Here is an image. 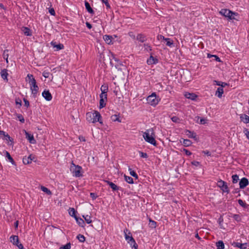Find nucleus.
Returning <instances> with one entry per match:
<instances>
[{
  "label": "nucleus",
  "mask_w": 249,
  "mask_h": 249,
  "mask_svg": "<svg viewBox=\"0 0 249 249\" xmlns=\"http://www.w3.org/2000/svg\"><path fill=\"white\" fill-rule=\"evenodd\" d=\"M103 38L105 42L107 44H112L113 43L112 42V40L114 39V37L110 35H105L103 36Z\"/></svg>",
  "instance_id": "20"
},
{
  "label": "nucleus",
  "mask_w": 249,
  "mask_h": 249,
  "mask_svg": "<svg viewBox=\"0 0 249 249\" xmlns=\"http://www.w3.org/2000/svg\"><path fill=\"white\" fill-rule=\"evenodd\" d=\"M181 151L185 152V154L187 156H190L192 155V153L190 151L185 148H183V150H181Z\"/></svg>",
  "instance_id": "54"
},
{
  "label": "nucleus",
  "mask_w": 249,
  "mask_h": 249,
  "mask_svg": "<svg viewBox=\"0 0 249 249\" xmlns=\"http://www.w3.org/2000/svg\"><path fill=\"white\" fill-rule=\"evenodd\" d=\"M217 186L220 188L223 193H226L227 194L230 193V190L228 185H227V183L222 179H219L217 181Z\"/></svg>",
  "instance_id": "5"
},
{
  "label": "nucleus",
  "mask_w": 249,
  "mask_h": 249,
  "mask_svg": "<svg viewBox=\"0 0 249 249\" xmlns=\"http://www.w3.org/2000/svg\"><path fill=\"white\" fill-rule=\"evenodd\" d=\"M111 55L113 59H114V60L118 63V66L122 65V64L121 63V61L119 59L116 58L113 53H112Z\"/></svg>",
  "instance_id": "52"
},
{
  "label": "nucleus",
  "mask_w": 249,
  "mask_h": 249,
  "mask_svg": "<svg viewBox=\"0 0 249 249\" xmlns=\"http://www.w3.org/2000/svg\"><path fill=\"white\" fill-rule=\"evenodd\" d=\"M41 190L44 192V193H45L46 194H47V195H52V192L49 189H48L47 188H46V187H44V186H41Z\"/></svg>",
  "instance_id": "37"
},
{
  "label": "nucleus",
  "mask_w": 249,
  "mask_h": 249,
  "mask_svg": "<svg viewBox=\"0 0 249 249\" xmlns=\"http://www.w3.org/2000/svg\"><path fill=\"white\" fill-rule=\"evenodd\" d=\"M94 119L93 121L94 123L98 122L100 124H103L102 121V116L100 113L97 111H94Z\"/></svg>",
  "instance_id": "11"
},
{
  "label": "nucleus",
  "mask_w": 249,
  "mask_h": 249,
  "mask_svg": "<svg viewBox=\"0 0 249 249\" xmlns=\"http://www.w3.org/2000/svg\"><path fill=\"white\" fill-rule=\"evenodd\" d=\"M182 143L184 146L187 147L190 146L192 142L190 140L183 139Z\"/></svg>",
  "instance_id": "35"
},
{
  "label": "nucleus",
  "mask_w": 249,
  "mask_h": 249,
  "mask_svg": "<svg viewBox=\"0 0 249 249\" xmlns=\"http://www.w3.org/2000/svg\"><path fill=\"white\" fill-rule=\"evenodd\" d=\"M10 242L13 245H16L19 249H23L24 247L22 244L20 243L18 236L13 235L10 237Z\"/></svg>",
  "instance_id": "8"
},
{
  "label": "nucleus",
  "mask_w": 249,
  "mask_h": 249,
  "mask_svg": "<svg viewBox=\"0 0 249 249\" xmlns=\"http://www.w3.org/2000/svg\"><path fill=\"white\" fill-rule=\"evenodd\" d=\"M216 246L217 247V249H224L225 248L224 244L221 240L216 243Z\"/></svg>",
  "instance_id": "30"
},
{
  "label": "nucleus",
  "mask_w": 249,
  "mask_h": 249,
  "mask_svg": "<svg viewBox=\"0 0 249 249\" xmlns=\"http://www.w3.org/2000/svg\"><path fill=\"white\" fill-rule=\"evenodd\" d=\"M71 244L70 242L68 243L66 245L63 246L60 248V249H70Z\"/></svg>",
  "instance_id": "48"
},
{
  "label": "nucleus",
  "mask_w": 249,
  "mask_h": 249,
  "mask_svg": "<svg viewBox=\"0 0 249 249\" xmlns=\"http://www.w3.org/2000/svg\"><path fill=\"white\" fill-rule=\"evenodd\" d=\"M22 31L23 32L24 34L27 36H32V33L31 30L27 27H22L21 28Z\"/></svg>",
  "instance_id": "25"
},
{
  "label": "nucleus",
  "mask_w": 249,
  "mask_h": 249,
  "mask_svg": "<svg viewBox=\"0 0 249 249\" xmlns=\"http://www.w3.org/2000/svg\"><path fill=\"white\" fill-rule=\"evenodd\" d=\"M125 238L127 240L128 243L132 247V249H138V245L136 244L135 240L132 236V234H124Z\"/></svg>",
  "instance_id": "7"
},
{
  "label": "nucleus",
  "mask_w": 249,
  "mask_h": 249,
  "mask_svg": "<svg viewBox=\"0 0 249 249\" xmlns=\"http://www.w3.org/2000/svg\"><path fill=\"white\" fill-rule=\"evenodd\" d=\"M243 132L245 134L247 138L249 140V131L247 128H245Z\"/></svg>",
  "instance_id": "56"
},
{
  "label": "nucleus",
  "mask_w": 249,
  "mask_h": 249,
  "mask_svg": "<svg viewBox=\"0 0 249 249\" xmlns=\"http://www.w3.org/2000/svg\"><path fill=\"white\" fill-rule=\"evenodd\" d=\"M239 180V177L237 175H233L232 176V181L233 183H236Z\"/></svg>",
  "instance_id": "43"
},
{
  "label": "nucleus",
  "mask_w": 249,
  "mask_h": 249,
  "mask_svg": "<svg viewBox=\"0 0 249 249\" xmlns=\"http://www.w3.org/2000/svg\"><path fill=\"white\" fill-rule=\"evenodd\" d=\"M233 219L237 222H239L241 220V216L239 214H235L233 215Z\"/></svg>",
  "instance_id": "47"
},
{
  "label": "nucleus",
  "mask_w": 249,
  "mask_h": 249,
  "mask_svg": "<svg viewBox=\"0 0 249 249\" xmlns=\"http://www.w3.org/2000/svg\"><path fill=\"white\" fill-rule=\"evenodd\" d=\"M5 155H6V157L7 158V159L9 160V161L13 165H15L16 164V162L14 161V160H13V159L12 158V157L11 156L10 153L8 151H5Z\"/></svg>",
  "instance_id": "28"
},
{
  "label": "nucleus",
  "mask_w": 249,
  "mask_h": 249,
  "mask_svg": "<svg viewBox=\"0 0 249 249\" xmlns=\"http://www.w3.org/2000/svg\"><path fill=\"white\" fill-rule=\"evenodd\" d=\"M158 62L159 60L157 58L154 57L152 54H151L150 57L147 60V63L148 65L156 64L158 63Z\"/></svg>",
  "instance_id": "19"
},
{
  "label": "nucleus",
  "mask_w": 249,
  "mask_h": 249,
  "mask_svg": "<svg viewBox=\"0 0 249 249\" xmlns=\"http://www.w3.org/2000/svg\"><path fill=\"white\" fill-rule=\"evenodd\" d=\"M202 153H204V154L208 156H211V153L209 151H207V150L203 151Z\"/></svg>",
  "instance_id": "64"
},
{
  "label": "nucleus",
  "mask_w": 249,
  "mask_h": 249,
  "mask_svg": "<svg viewBox=\"0 0 249 249\" xmlns=\"http://www.w3.org/2000/svg\"><path fill=\"white\" fill-rule=\"evenodd\" d=\"M21 101L20 99H16V104L17 105H19V107H18V108H20V107L21 106Z\"/></svg>",
  "instance_id": "59"
},
{
  "label": "nucleus",
  "mask_w": 249,
  "mask_h": 249,
  "mask_svg": "<svg viewBox=\"0 0 249 249\" xmlns=\"http://www.w3.org/2000/svg\"><path fill=\"white\" fill-rule=\"evenodd\" d=\"M191 164L194 166H197L200 164V162L196 161H193L191 162Z\"/></svg>",
  "instance_id": "63"
},
{
  "label": "nucleus",
  "mask_w": 249,
  "mask_h": 249,
  "mask_svg": "<svg viewBox=\"0 0 249 249\" xmlns=\"http://www.w3.org/2000/svg\"><path fill=\"white\" fill-rule=\"evenodd\" d=\"M146 100L147 102L153 106H156L159 103V100L157 98L156 94L155 92L148 96Z\"/></svg>",
  "instance_id": "6"
},
{
  "label": "nucleus",
  "mask_w": 249,
  "mask_h": 249,
  "mask_svg": "<svg viewBox=\"0 0 249 249\" xmlns=\"http://www.w3.org/2000/svg\"><path fill=\"white\" fill-rule=\"evenodd\" d=\"M102 1L103 3H105L107 8H110V6L108 2V0H102Z\"/></svg>",
  "instance_id": "55"
},
{
  "label": "nucleus",
  "mask_w": 249,
  "mask_h": 249,
  "mask_svg": "<svg viewBox=\"0 0 249 249\" xmlns=\"http://www.w3.org/2000/svg\"><path fill=\"white\" fill-rule=\"evenodd\" d=\"M136 39L141 42H144L146 40V37L144 35L139 34L137 35Z\"/></svg>",
  "instance_id": "27"
},
{
  "label": "nucleus",
  "mask_w": 249,
  "mask_h": 249,
  "mask_svg": "<svg viewBox=\"0 0 249 249\" xmlns=\"http://www.w3.org/2000/svg\"><path fill=\"white\" fill-rule=\"evenodd\" d=\"M83 216L84 218L85 221L88 224H90L92 222V220L91 219V217L90 216L87 215L86 216L83 215Z\"/></svg>",
  "instance_id": "44"
},
{
  "label": "nucleus",
  "mask_w": 249,
  "mask_h": 249,
  "mask_svg": "<svg viewBox=\"0 0 249 249\" xmlns=\"http://www.w3.org/2000/svg\"><path fill=\"white\" fill-rule=\"evenodd\" d=\"M219 14L224 17L227 18L229 20L233 19L238 20L235 18L233 17V15L238 16L239 14L236 12H232L229 9H222L219 11Z\"/></svg>",
  "instance_id": "3"
},
{
  "label": "nucleus",
  "mask_w": 249,
  "mask_h": 249,
  "mask_svg": "<svg viewBox=\"0 0 249 249\" xmlns=\"http://www.w3.org/2000/svg\"><path fill=\"white\" fill-rule=\"evenodd\" d=\"M184 96L186 98L192 100H195L197 97V95L194 93L185 92Z\"/></svg>",
  "instance_id": "21"
},
{
  "label": "nucleus",
  "mask_w": 249,
  "mask_h": 249,
  "mask_svg": "<svg viewBox=\"0 0 249 249\" xmlns=\"http://www.w3.org/2000/svg\"><path fill=\"white\" fill-rule=\"evenodd\" d=\"M153 133V129H150L147 130L143 134V137L145 141L154 146L157 145V142L154 137L152 136Z\"/></svg>",
  "instance_id": "2"
},
{
  "label": "nucleus",
  "mask_w": 249,
  "mask_h": 249,
  "mask_svg": "<svg viewBox=\"0 0 249 249\" xmlns=\"http://www.w3.org/2000/svg\"><path fill=\"white\" fill-rule=\"evenodd\" d=\"M207 120L204 118H200V124H204L206 123Z\"/></svg>",
  "instance_id": "62"
},
{
  "label": "nucleus",
  "mask_w": 249,
  "mask_h": 249,
  "mask_svg": "<svg viewBox=\"0 0 249 249\" xmlns=\"http://www.w3.org/2000/svg\"><path fill=\"white\" fill-rule=\"evenodd\" d=\"M232 245L240 249H247V243H241L237 242H233Z\"/></svg>",
  "instance_id": "17"
},
{
  "label": "nucleus",
  "mask_w": 249,
  "mask_h": 249,
  "mask_svg": "<svg viewBox=\"0 0 249 249\" xmlns=\"http://www.w3.org/2000/svg\"><path fill=\"white\" fill-rule=\"evenodd\" d=\"M42 95L48 101H50L52 99V95L48 90H44L42 93Z\"/></svg>",
  "instance_id": "13"
},
{
  "label": "nucleus",
  "mask_w": 249,
  "mask_h": 249,
  "mask_svg": "<svg viewBox=\"0 0 249 249\" xmlns=\"http://www.w3.org/2000/svg\"><path fill=\"white\" fill-rule=\"evenodd\" d=\"M24 131L25 133L26 138L31 143H35L36 141L34 137V136L32 134L29 133L28 132H27L25 130Z\"/></svg>",
  "instance_id": "16"
},
{
  "label": "nucleus",
  "mask_w": 249,
  "mask_h": 249,
  "mask_svg": "<svg viewBox=\"0 0 249 249\" xmlns=\"http://www.w3.org/2000/svg\"><path fill=\"white\" fill-rule=\"evenodd\" d=\"M171 120H172V121L173 122L176 123H179V121H180L179 118L178 117H177V116H173V117H172L171 118Z\"/></svg>",
  "instance_id": "49"
},
{
  "label": "nucleus",
  "mask_w": 249,
  "mask_h": 249,
  "mask_svg": "<svg viewBox=\"0 0 249 249\" xmlns=\"http://www.w3.org/2000/svg\"><path fill=\"white\" fill-rule=\"evenodd\" d=\"M165 41H166V45L169 47H172L173 45V41L169 38H165Z\"/></svg>",
  "instance_id": "36"
},
{
  "label": "nucleus",
  "mask_w": 249,
  "mask_h": 249,
  "mask_svg": "<svg viewBox=\"0 0 249 249\" xmlns=\"http://www.w3.org/2000/svg\"><path fill=\"white\" fill-rule=\"evenodd\" d=\"M85 5L86 10H87V11L90 14H94V12L93 10L91 8L89 3L88 1H85Z\"/></svg>",
  "instance_id": "26"
},
{
  "label": "nucleus",
  "mask_w": 249,
  "mask_h": 249,
  "mask_svg": "<svg viewBox=\"0 0 249 249\" xmlns=\"http://www.w3.org/2000/svg\"><path fill=\"white\" fill-rule=\"evenodd\" d=\"M124 178L125 180L129 184H133L134 183L133 179L131 177L129 176H127L126 175H124Z\"/></svg>",
  "instance_id": "39"
},
{
  "label": "nucleus",
  "mask_w": 249,
  "mask_h": 249,
  "mask_svg": "<svg viewBox=\"0 0 249 249\" xmlns=\"http://www.w3.org/2000/svg\"><path fill=\"white\" fill-rule=\"evenodd\" d=\"M86 118H87V120L89 123H94V121H93V119H94L93 112L92 113V112H89L87 113Z\"/></svg>",
  "instance_id": "23"
},
{
  "label": "nucleus",
  "mask_w": 249,
  "mask_h": 249,
  "mask_svg": "<svg viewBox=\"0 0 249 249\" xmlns=\"http://www.w3.org/2000/svg\"><path fill=\"white\" fill-rule=\"evenodd\" d=\"M128 170L130 172V174L131 175V176L134 177L136 179L138 178V175L136 173V172L135 171L132 170L131 168H129Z\"/></svg>",
  "instance_id": "41"
},
{
  "label": "nucleus",
  "mask_w": 249,
  "mask_h": 249,
  "mask_svg": "<svg viewBox=\"0 0 249 249\" xmlns=\"http://www.w3.org/2000/svg\"><path fill=\"white\" fill-rule=\"evenodd\" d=\"M77 212L73 208H70L69 209V214L75 218L77 217L76 215V213Z\"/></svg>",
  "instance_id": "29"
},
{
  "label": "nucleus",
  "mask_w": 249,
  "mask_h": 249,
  "mask_svg": "<svg viewBox=\"0 0 249 249\" xmlns=\"http://www.w3.org/2000/svg\"><path fill=\"white\" fill-rule=\"evenodd\" d=\"M100 98L99 107L100 108H102L106 105V102L107 100V95H103V94H100Z\"/></svg>",
  "instance_id": "9"
},
{
  "label": "nucleus",
  "mask_w": 249,
  "mask_h": 249,
  "mask_svg": "<svg viewBox=\"0 0 249 249\" xmlns=\"http://www.w3.org/2000/svg\"><path fill=\"white\" fill-rule=\"evenodd\" d=\"M223 93V89L222 87H219L217 88V90L215 93V95L217 96L218 97L220 98L222 97V94Z\"/></svg>",
  "instance_id": "31"
},
{
  "label": "nucleus",
  "mask_w": 249,
  "mask_h": 249,
  "mask_svg": "<svg viewBox=\"0 0 249 249\" xmlns=\"http://www.w3.org/2000/svg\"><path fill=\"white\" fill-rule=\"evenodd\" d=\"M111 119L113 122L118 121V122H121V120L120 119L118 115H113L111 116Z\"/></svg>",
  "instance_id": "38"
},
{
  "label": "nucleus",
  "mask_w": 249,
  "mask_h": 249,
  "mask_svg": "<svg viewBox=\"0 0 249 249\" xmlns=\"http://www.w3.org/2000/svg\"><path fill=\"white\" fill-rule=\"evenodd\" d=\"M26 81L28 82L32 93L35 95H36L38 91L39 88L33 75L31 74H28L26 78Z\"/></svg>",
  "instance_id": "1"
},
{
  "label": "nucleus",
  "mask_w": 249,
  "mask_h": 249,
  "mask_svg": "<svg viewBox=\"0 0 249 249\" xmlns=\"http://www.w3.org/2000/svg\"><path fill=\"white\" fill-rule=\"evenodd\" d=\"M77 238L81 242H84L85 241V237L83 234H78Z\"/></svg>",
  "instance_id": "46"
},
{
  "label": "nucleus",
  "mask_w": 249,
  "mask_h": 249,
  "mask_svg": "<svg viewBox=\"0 0 249 249\" xmlns=\"http://www.w3.org/2000/svg\"><path fill=\"white\" fill-rule=\"evenodd\" d=\"M105 182L107 183V185H108L110 188L112 189L113 191H117L118 190H121V188L120 187L118 186L116 184H115L112 182H111L109 180H104Z\"/></svg>",
  "instance_id": "12"
},
{
  "label": "nucleus",
  "mask_w": 249,
  "mask_h": 249,
  "mask_svg": "<svg viewBox=\"0 0 249 249\" xmlns=\"http://www.w3.org/2000/svg\"><path fill=\"white\" fill-rule=\"evenodd\" d=\"M101 90L102 91V93L101 94H103V95H107V93L108 90V86L102 85L101 87Z\"/></svg>",
  "instance_id": "32"
},
{
  "label": "nucleus",
  "mask_w": 249,
  "mask_h": 249,
  "mask_svg": "<svg viewBox=\"0 0 249 249\" xmlns=\"http://www.w3.org/2000/svg\"><path fill=\"white\" fill-rule=\"evenodd\" d=\"M185 134L188 137V138H193L195 140H197V135L196 133L194 131H191L189 130H186Z\"/></svg>",
  "instance_id": "18"
},
{
  "label": "nucleus",
  "mask_w": 249,
  "mask_h": 249,
  "mask_svg": "<svg viewBox=\"0 0 249 249\" xmlns=\"http://www.w3.org/2000/svg\"><path fill=\"white\" fill-rule=\"evenodd\" d=\"M249 184V180L246 178H243L239 181L240 189L245 188Z\"/></svg>",
  "instance_id": "14"
},
{
  "label": "nucleus",
  "mask_w": 249,
  "mask_h": 249,
  "mask_svg": "<svg viewBox=\"0 0 249 249\" xmlns=\"http://www.w3.org/2000/svg\"><path fill=\"white\" fill-rule=\"evenodd\" d=\"M23 101L24 102V106L27 107H28L30 106V103L28 100L25 98H23Z\"/></svg>",
  "instance_id": "57"
},
{
  "label": "nucleus",
  "mask_w": 249,
  "mask_h": 249,
  "mask_svg": "<svg viewBox=\"0 0 249 249\" xmlns=\"http://www.w3.org/2000/svg\"><path fill=\"white\" fill-rule=\"evenodd\" d=\"M139 153L140 154V155L141 157L143 158H148V155L147 154V153H144V152H142V151H139Z\"/></svg>",
  "instance_id": "50"
},
{
  "label": "nucleus",
  "mask_w": 249,
  "mask_h": 249,
  "mask_svg": "<svg viewBox=\"0 0 249 249\" xmlns=\"http://www.w3.org/2000/svg\"><path fill=\"white\" fill-rule=\"evenodd\" d=\"M238 204L244 208H247L248 206V205L245 202H244L242 199L238 200Z\"/></svg>",
  "instance_id": "40"
},
{
  "label": "nucleus",
  "mask_w": 249,
  "mask_h": 249,
  "mask_svg": "<svg viewBox=\"0 0 249 249\" xmlns=\"http://www.w3.org/2000/svg\"><path fill=\"white\" fill-rule=\"evenodd\" d=\"M8 50H5L4 51L3 53V58L6 60L7 63H8V58L9 55H8Z\"/></svg>",
  "instance_id": "45"
},
{
  "label": "nucleus",
  "mask_w": 249,
  "mask_h": 249,
  "mask_svg": "<svg viewBox=\"0 0 249 249\" xmlns=\"http://www.w3.org/2000/svg\"><path fill=\"white\" fill-rule=\"evenodd\" d=\"M36 159L35 156L33 155H30L28 157L25 156L23 157L22 159L23 162L24 164H28L31 163L32 161H35V159Z\"/></svg>",
  "instance_id": "10"
},
{
  "label": "nucleus",
  "mask_w": 249,
  "mask_h": 249,
  "mask_svg": "<svg viewBox=\"0 0 249 249\" xmlns=\"http://www.w3.org/2000/svg\"><path fill=\"white\" fill-rule=\"evenodd\" d=\"M82 167L79 165H75L73 161L71 162V164L70 167V171L73 174V175L75 176L76 177H82V175L81 174Z\"/></svg>",
  "instance_id": "4"
},
{
  "label": "nucleus",
  "mask_w": 249,
  "mask_h": 249,
  "mask_svg": "<svg viewBox=\"0 0 249 249\" xmlns=\"http://www.w3.org/2000/svg\"><path fill=\"white\" fill-rule=\"evenodd\" d=\"M51 45L53 48H56V51H59V50L63 49L64 48L63 44L60 43L57 44L56 42L53 41H52L51 42Z\"/></svg>",
  "instance_id": "15"
},
{
  "label": "nucleus",
  "mask_w": 249,
  "mask_h": 249,
  "mask_svg": "<svg viewBox=\"0 0 249 249\" xmlns=\"http://www.w3.org/2000/svg\"><path fill=\"white\" fill-rule=\"evenodd\" d=\"M75 219L80 226L84 227L85 222H84V221L83 220V219H82L81 218H79L77 216L76 217H75Z\"/></svg>",
  "instance_id": "34"
},
{
  "label": "nucleus",
  "mask_w": 249,
  "mask_h": 249,
  "mask_svg": "<svg viewBox=\"0 0 249 249\" xmlns=\"http://www.w3.org/2000/svg\"><path fill=\"white\" fill-rule=\"evenodd\" d=\"M223 218L222 215H221L218 219V222L221 227H222V223H223Z\"/></svg>",
  "instance_id": "51"
},
{
  "label": "nucleus",
  "mask_w": 249,
  "mask_h": 249,
  "mask_svg": "<svg viewBox=\"0 0 249 249\" xmlns=\"http://www.w3.org/2000/svg\"><path fill=\"white\" fill-rule=\"evenodd\" d=\"M240 118L242 122L245 124L249 123V116L246 114H241Z\"/></svg>",
  "instance_id": "24"
},
{
  "label": "nucleus",
  "mask_w": 249,
  "mask_h": 249,
  "mask_svg": "<svg viewBox=\"0 0 249 249\" xmlns=\"http://www.w3.org/2000/svg\"><path fill=\"white\" fill-rule=\"evenodd\" d=\"M49 13L50 14L52 15V16H54L55 14V11L53 9V8H51L50 10H49Z\"/></svg>",
  "instance_id": "60"
},
{
  "label": "nucleus",
  "mask_w": 249,
  "mask_h": 249,
  "mask_svg": "<svg viewBox=\"0 0 249 249\" xmlns=\"http://www.w3.org/2000/svg\"><path fill=\"white\" fill-rule=\"evenodd\" d=\"M149 226L151 228H155L157 226V223L154 220H152L151 218L149 219Z\"/></svg>",
  "instance_id": "33"
},
{
  "label": "nucleus",
  "mask_w": 249,
  "mask_h": 249,
  "mask_svg": "<svg viewBox=\"0 0 249 249\" xmlns=\"http://www.w3.org/2000/svg\"><path fill=\"white\" fill-rule=\"evenodd\" d=\"M7 69H3L1 71L0 75L2 78L5 80L6 82H8L7 76L8 75V73L7 72Z\"/></svg>",
  "instance_id": "22"
},
{
  "label": "nucleus",
  "mask_w": 249,
  "mask_h": 249,
  "mask_svg": "<svg viewBox=\"0 0 249 249\" xmlns=\"http://www.w3.org/2000/svg\"><path fill=\"white\" fill-rule=\"evenodd\" d=\"M16 116L18 118V120L22 123H24L25 122L23 116L20 114H16Z\"/></svg>",
  "instance_id": "42"
},
{
  "label": "nucleus",
  "mask_w": 249,
  "mask_h": 249,
  "mask_svg": "<svg viewBox=\"0 0 249 249\" xmlns=\"http://www.w3.org/2000/svg\"><path fill=\"white\" fill-rule=\"evenodd\" d=\"M144 49L145 50H146L147 51H151L152 50L151 47L148 44H144Z\"/></svg>",
  "instance_id": "53"
},
{
  "label": "nucleus",
  "mask_w": 249,
  "mask_h": 249,
  "mask_svg": "<svg viewBox=\"0 0 249 249\" xmlns=\"http://www.w3.org/2000/svg\"><path fill=\"white\" fill-rule=\"evenodd\" d=\"M49 75H50V72H48V71H44L42 73V75L45 77V78H48L49 77Z\"/></svg>",
  "instance_id": "58"
},
{
  "label": "nucleus",
  "mask_w": 249,
  "mask_h": 249,
  "mask_svg": "<svg viewBox=\"0 0 249 249\" xmlns=\"http://www.w3.org/2000/svg\"><path fill=\"white\" fill-rule=\"evenodd\" d=\"M90 196L93 200L95 199L97 197V196L94 193H90Z\"/></svg>",
  "instance_id": "61"
}]
</instances>
